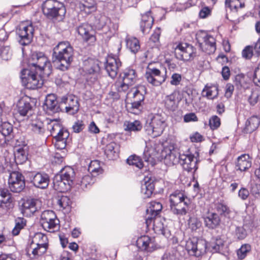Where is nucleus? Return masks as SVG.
Listing matches in <instances>:
<instances>
[{"instance_id":"nucleus-1","label":"nucleus","mask_w":260,"mask_h":260,"mask_svg":"<svg viewBox=\"0 0 260 260\" xmlns=\"http://www.w3.org/2000/svg\"><path fill=\"white\" fill-rule=\"evenodd\" d=\"M73 49L68 42H60L53 49L54 61L57 62L56 68L65 71L68 70L73 59Z\"/></svg>"},{"instance_id":"nucleus-2","label":"nucleus","mask_w":260,"mask_h":260,"mask_svg":"<svg viewBox=\"0 0 260 260\" xmlns=\"http://www.w3.org/2000/svg\"><path fill=\"white\" fill-rule=\"evenodd\" d=\"M42 10L44 15L53 21H62L66 13L63 4L56 0H46L43 4Z\"/></svg>"},{"instance_id":"nucleus-3","label":"nucleus","mask_w":260,"mask_h":260,"mask_svg":"<svg viewBox=\"0 0 260 260\" xmlns=\"http://www.w3.org/2000/svg\"><path fill=\"white\" fill-rule=\"evenodd\" d=\"M74 171L70 167H66L61 174L56 175L53 179L54 188L59 192H66L70 189L73 184Z\"/></svg>"},{"instance_id":"nucleus-4","label":"nucleus","mask_w":260,"mask_h":260,"mask_svg":"<svg viewBox=\"0 0 260 260\" xmlns=\"http://www.w3.org/2000/svg\"><path fill=\"white\" fill-rule=\"evenodd\" d=\"M29 68L39 71L40 74L49 76L51 72V64L43 52H34L32 54L29 61Z\"/></svg>"},{"instance_id":"nucleus-5","label":"nucleus","mask_w":260,"mask_h":260,"mask_svg":"<svg viewBox=\"0 0 260 260\" xmlns=\"http://www.w3.org/2000/svg\"><path fill=\"white\" fill-rule=\"evenodd\" d=\"M38 72L30 68L23 69L21 73V79L23 85L30 89H35L41 87L43 84V81L41 76L38 75Z\"/></svg>"},{"instance_id":"nucleus-6","label":"nucleus","mask_w":260,"mask_h":260,"mask_svg":"<svg viewBox=\"0 0 260 260\" xmlns=\"http://www.w3.org/2000/svg\"><path fill=\"white\" fill-rule=\"evenodd\" d=\"M166 126L164 118L159 114L152 116L149 122L145 126L146 133L155 138L159 136L163 132Z\"/></svg>"},{"instance_id":"nucleus-7","label":"nucleus","mask_w":260,"mask_h":260,"mask_svg":"<svg viewBox=\"0 0 260 260\" xmlns=\"http://www.w3.org/2000/svg\"><path fill=\"white\" fill-rule=\"evenodd\" d=\"M174 53L178 59L188 61L192 60L196 56V49L189 44L181 43L175 47Z\"/></svg>"},{"instance_id":"nucleus-8","label":"nucleus","mask_w":260,"mask_h":260,"mask_svg":"<svg viewBox=\"0 0 260 260\" xmlns=\"http://www.w3.org/2000/svg\"><path fill=\"white\" fill-rule=\"evenodd\" d=\"M185 247L190 255L198 257L206 253L207 243L204 240L193 237L186 241Z\"/></svg>"},{"instance_id":"nucleus-9","label":"nucleus","mask_w":260,"mask_h":260,"mask_svg":"<svg viewBox=\"0 0 260 260\" xmlns=\"http://www.w3.org/2000/svg\"><path fill=\"white\" fill-rule=\"evenodd\" d=\"M40 222L43 228L48 232H53L58 228L59 220L52 210L43 212Z\"/></svg>"},{"instance_id":"nucleus-10","label":"nucleus","mask_w":260,"mask_h":260,"mask_svg":"<svg viewBox=\"0 0 260 260\" xmlns=\"http://www.w3.org/2000/svg\"><path fill=\"white\" fill-rule=\"evenodd\" d=\"M197 40L201 48L207 53H213L216 50V41L212 36L201 32L197 35Z\"/></svg>"},{"instance_id":"nucleus-11","label":"nucleus","mask_w":260,"mask_h":260,"mask_svg":"<svg viewBox=\"0 0 260 260\" xmlns=\"http://www.w3.org/2000/svg\"><path fill=\"white\" fill-rule=\"evenodd\" d=\"M8 184L11 191L19 193L25 187L24 177L18 172H12L9 176Z\"/></svg>"},{"instance_id":"nucleus-12","label":"nucleus","mask_w":260,"mask_h":260,"mask_svg":"<svg viewBox=\"0 0 260 260\" xmlns=\"http://www.w3.org/2000/svg\"><path fill=\"white\" fill-rule=\"evenodd\" d=\"M34 29L31 24L22 23L17 29V34L19 37V42L23 46L27 45L32 41Z\"/></svg>"},{"instance_id":"nucleus-13","label":"nucleus","mask_w":260,"mask_h":260,"mask_svg":"<svg viewBox=\"0 0 260 260\" xmlns=\"http://www.w3.org/2000/svg\"><path fill=\"white\" fill-rule=\"evenodd\" d=\"M145 77L148 82L154 86H159L164 83L167 78L166 71L165 73L156 68H149L147 70Z\"/></svg>"},{"instance_id":"nucleus-14","label":"nucleus","mask_w":260,"mask_h":260,"mask_svg":"<svg viewBox=\"0 0 260 260\" xmlns=\"http://www.w3.org/2000/svg\"><path fill=\"white\" fill-rule=\"evenodd\" d=\"M13 138V125L8 122L0 123V145L7 144Z\"/></svg>"},{"instance_id":"nucleus-15","label":"nucleus","mask_w":260,"mask_h":260,"mask_svg":"<svg viewBox=\"0 0 260 260\" xmlns=\"http://www.w3.org/2000/svg\"><path fill=\"white\" fill-rule=\"evenodd\" d=\"M180 164L183 169L187 172L196 171L197 169V160L194 155L186 152V153L180 154Z\"/></svg>"},{"instance_id":"nucleus-16","label":"nucleus","mask_w":260,"mask_h":260,"mask_svg":"<svg viewBox=\"0 0 260 260\" xmlns=\"http://www.w3.org/2000/svg\"><path fill=\"white\" fill-rule=\"evenodd\" d=\"M60 103L66 105V111L71 115H74L79 111L80 105L78 99L75 95H69L63 96L61 99Z\"/></svg>"},{"instance_id":"nucleus-17","label":"nucleus","mask_w":260,"mask_h":260,"mask_svg":"<svg viewBox=\"0 0 260 260\" xmlns=\"http://www.w3.org/2000/svg\"><path fill=\"white\" fill-rule=\"evenodd\" d=\"M41 207L40 202L37 199H27L23 201L21 212L26 216H30Z\"/></svg>"},{"instance_id":"nucleus-18","label":"nucleus","mask_w":260,"mask_h":260,"mask_svg":"<svg viewBox=\"0 0 260 260\" xmlns=\"http://www.w3.org/2000/svg\"><path fill=\"white\" fill-rule=\"evenodd\" d=\"M120 60L112 56H108L105 64V68L109 76L112 79L115 78L121 66Z\"/></svg>"},{"instance_id":"nucleus-19","label":"nucleus","mask_w":260,"mask_h":260,"mask_svg":"<svg viewBox=\"0 0 260 260\" xmlns=\"http://www.w3.org/2000/svg\"><path fill=\"white\" fill-rule=\"evenodd\" d=\"M77 31L84 41L93 42L95 41L94 31L91 25L86 23H82L77 27Z\"/></svg>"},{"instance_id":"nucleus-20","label":"nucleus","mask_w":260,"mask_h":260,"mask_svg":"<svg viewBox=\"0 0 260 260\" xmlns=\"http://www.w3.org/2000/svg\"><path fill=\"white\" fill-rule=\"evenodd\" d=\"M49 181V175L44 172L32 174L31 177V182L35 187L40 189L46 188L48 186Z\"/></svg>"},{"instance_id":"nucleus-21","label":"nucleus","mask_w":260,"mask_h":260,"mask_svg":"<svg viewBox=\"0 0 260 260\" xmlns=\"http://www.w3.org/2000/svg\"><path fill=\"white\" fill-rule=\"evenodd\" d=\"M162 208V205L158 202L152 201L150 203V206L146 210V223L147 226L151 224L152 219L157 217Z\"/></svg>"},{"instance_id":"nucleus-22","label":"nucleus","mask_w":260,"mask_h":260,"mask_svg":"<svg viewBox=\"0 0 260 260\" xmlns=\"http://www.w3.org/2000/svg\"><path fill=\"white\" fill-rule=\"evenodd\" d=\"M43 108L49 114L58 112L59 106L57 101L56 96L54 94H49L46 97Z\"/></svg>"},{"instance_id":"nucleus-23","label":"nucleus","mask_w":260,"mask_h":260,"mask_svg":"<svg viewBox=\"0 0 260 260\" xmlns=\"http://www.w3.org/2000/svg\"><path fill=\"white\" fill-rule=\"evenodd\" d=\"M138 247L142 251L151 252L155 248L154 240L148 236L139 237L137 240Z\"/></svg>"},{"instance_id":"nucleus-24","label":"nucleus","mask_w":260,"mask_h":260,"mask_svg":"<svg viewBox=\"0 0 260 260\" xmlns=\"http://www.w3.org/2000/svg\"><path fill=\"white\" fill-rule=\"evenodd\" d=\"M206 226L210 229H214L217 227L220 222L219 215L214 212H208L203 216Z\"/></svg>"},{"instance_id":"nucleus-25","label":"nucleus","mask_w":260,"mask_h":260,"mask_svg":"<svg viewBox=\"0 0 260 260\" xmlns=\"http://www.w3.org/2000/svg\"><path fill=\"white\" fill-rule=\"evenodd\" d=\"M153 21V18L150 11L142 15L140 25L141 30L144 34H147L150 31L152 26Z\"/></svg>"},{"instance_id":"nucleus-26","label":"nucleus","mask_w":260,"mask_h":260,"mask_svg":"<svg viewBox=\"0 0 260 260\" xmlns=\"http://www.w3.org/2000/svg\"><path fill=\"white\" fill-rule=\"evenodd\" d=\"M153 229L155 233L162 234L166 237H169L171 235L170 231L167 226H165L160 217H155L152 219V222Z\"/></svg>"},{"instance_id":"nucleus-27","label":"nucleus","mask_w":260,"mask_h":260,"mask_svg":"<svg viewBox=\"0 0 260 260\" xmlns=\"http://www.w3.org/2000/svg\"><path fill=\"white\" fill-rule=\"evenodd\" d=\"M49 121L48 122L47 128L53 138L62 135L64 131H68L63 128L60 122L56 119H50Z\"/></svg>"},{"instance_id":"nucleus-28","label":"nucleus","mask_w":260,"mask_h":260,"mask_svg":"<svg viewBox=\"0 0 260 260\" xmlns=\"http://www.w3.org/2000/svg\"><path fill=\"white\" fill-rule=\"evenodd\" d=\"M81 12L89 14L96 10V4L94 0H83L78 4Z\"/></svg>"},{"instance_id":"nucleus-29","label":"nucleus","mask_w":260,"mask_h":260,"mask_svg":"<svg viewBox=\"0 0 260 260\" xmlns=\"http://www.w3.org/2000/svg\"><path fill=\"white\" fill-rule=\"evenodd\" d=\"M251 160L249 155L244 154L238 157L236 164L237 170L240 171H245L251 167Z\"/></svg>"},{"instance_id":"nucleus-30","label":"nucleus","mask_w":260,"mask_h":260,"mask_svg":"<svg viewBox=\"0 0 260 260\" xmlns=\"http://www.w3.org/2000/svg\"><path fill=\"white\" fill-rule=\"evenodd\" d=\"M90 67H85V71L87 74L89 75H92L91 77V81L94 82L98 78L99 73L100 71V68L97 61L90 60L88 61Z\"/></svg>"},{"instance_id":"nucleus-31","label":"nucleus","mask_w":260,"mask_h":260,"mask_svg":"<svg viewBox=\"0 0 260 260\" xmlns=\"http://www.w3.org/2000/svg\"><path fill=\"white\" fill-rule=\"evenodd\" d=\"M189 203L188 199H185L182 202L175 204L174 206H171V210L175 214L185 215L187 213Z\"/></svg>"},{"instance_id":"nucleus-32","label":"nucleus","mask_w":260,"mask_h":260,"mask_svg":"<svg viewBox=\"0 0 260 260\" xmlns=\"http://www.w3.org/2000/svg\"><path fill=\"white\" fill-rule=\"evenodd\" d=\"M47 249L48 248H46V247L40 246L35 244L32 241L27 248V252L31 253L33 255L32 257L37 258L46 253Z\"/></svg>"},{"instance_id":"nucleus-33","label":"nucleus","mask_w":260,"mask_h":260,"mask_svg":"<svg viewBox=\"0 0 260 260\" xmlns=\"http://www.w3.org/2000/svg\"><path fill=\"white\" fill-rule=\"evenodd\" d=\"M12 201L11 194L9 191L6 188H0V207L9 208Z\"/></svg>"},{"instance_id":"nucleus-34","label":"nucleus","mask_w":260,"mask_h":260,"mask_svg":"<svg viewBox=\"0 0 260 260\" xmlns=\"http://www.w3.org/2000/svg\"><path fill=\"white\" fill-rule=\"evenodd\" d=\"M105 153L109 159H115L118 156L119 146L115 142H111L107 145Z\"/></svg>"},{"instance_id":"nucleus-35","label":"nucleus","mask_w":260,"mask_h":260,"mask_svg":"<svg viewBox=\"0 0 260 260\" xmlns=\"http://www.w3.org/2000/svg\"><path fill=\"white\" fill-rule=\"evenodd\" d=\"M218 94V87L215 85H206L202 90L203 96L209 100H214L217 98Z\"/></svg>"},{"instance_id":"nucleus-36","label":"nucleus","mask_w":260,"mask_h":260,"mask_svg":"<svg viewBox=\"0 0 260 260\" xmlns=\"http://www.w3.org/2000/svg\"><path fill=\"white\" fill-rule=\"evenodd\" d=\"M180 154L176 150H169L164 157L165 163L168 166H172L179 163Z\"/></svg>"},{"instance_id":"nucleus-37","label":"nucleus","mask_w":260,"mask_h":260,"mask_svg":"<svg viewBox=\"0 0 260 260\" xmlns=\"http://www.w3.org/2000/svg\"><path fill=\"white\" fill-rule=\"evenodd\" d=\"M143 181L144 183L141 185V192L144 194V198H149L154 190V183L147 178H145Z\"/></svg>"},{"instance_id":"nucleus-38","label":"nucleus","mask_w":260,"mask_h":260,"mask_svg":"<svg viewBox=\"0 0 260 260\" xmlns=\"http://www.w3.org/2000/svg\"><path fill=\"white\" fill-rule=\"evenodd\" d=\"M215 209L218 213L221 216L228 219L234 218L235 214L229 207L222 203H218L215 205Z\"/></svg>"},{"instance_id":"nucleus-39","label":"nucleus","mask_w":260,"mask_h":260,"mask_svg":"<svg viewBox=\"0 0 260 260\" xmlns=\"http://www.w3.org/2000/svg\"><path fill=\"white\" fill-rule=\"evenodd\" d=\"M69 137L68 131H64L62 135L54 138V146L57 149H63L67 145V140Z\"/></svg>"},{"instance_id":"nucleus-40","label":"nucleus","mask_w":260,"mask_h":260,"mask_svg":"<svg viewBox=\"0 0 260 260\" xmlns=\"http://www.w3.org/2000/svg\"><path fill=\"white\" fill-rule=\"evenodd\" d=\"M177 93L174 91L165 97V105L170 110H174L177 107L178 102L176 99Z\"/></svg>"},{"instance_id":"nucleus-41","label":"nucleus","mask_w":260,"mask_h":260,"mask_svg":"<svg viewBox=\"0 0 260 260\" xmlns=\"http://www.w3.org/2000/svg\"><path fill=\"white\" fill-rule=\"evenodd\" d=\"M31 108L30 103L24 99L20 100L17 104V111L22 116L27 115Z\"/></svg>"},{"instance_id":"nucleus-42","label":"nucleus","mask_w":260,"mask_h":260,"mask_svg":"<svg viewBox=\"0 0 260 260\" xmlns=\"http://www.w3.org/2000/svg\"><path fill=\"white\" fill-rule=\"evenodd\" d=\"M133 98L134 100L143 103L145 94L146 93V88L145 86L139 85L133 89Z\"/></svg>"},{"instance_id":"nucleus-43","label":"nucleus","mask_w":260,"mask_h":260,"mask_svg":"<svg viewBox=\"0 0 260 260\" xmlns=\"http://www.w3.org/2000/svg\"><path fill=\"white\" fill-rule=\"evenodd\" d=\"M234 84L237 89L240 91H247L249 89L248 84L246 82L245 77L242 74H238L235 76Z\"/></svg>"},{"instance_id":"nucleus-44","label":"nucleus","mask_w":260,"mask_h":260,"mask_svg":"<svg viewBox=\"0 0 260 260\" xmlns=\"http://www.w3.org/2000/svg\"><path fill=\"white\" fill-rule=\"evenodd\" d=\"M32 241L35 244L48 248V240L47 237L46 235L41 233H36L33 237Z\"/></svg>"},{"instance_id":"nucleus-45","label":"nucleus","mask_w":260,"mask_h":260,"mask_svg":"<svg viewBox=\"0 0 260 260\" xmlns=\"http://www.w3.org/2000/svg\"><path fill=\"white\" fill-rule=\"evenodd\" d=\"M123 81L133 85L136 81V73L134 70L126 69L123 72Z\"/></svg>"},{"instance_id":"nucleus-46","label":"nucleus","mask_w":260,"mask_h":260,"mask_svg":"<svg viewBox=\"0 0 260 260\" xmlns=\"http://www.w3.org/2000/svg\"><path fill=\"white\" fill-rule=\"evenodd\" d=\"M14 155L16 161L19 164L23 163L27 158V153L26 150L21 147L15 149Z\"/></svg>"},{"instance_id":"nucleus-47","label":"nucleus","mask_w":260,"mask_h":260,"mask_svg":"<svg viewBox=\"0 0 260 260\" xmlns=\"http://www.w3.org/2000/svg\"><path fill=\"white\" fill-rule=\"evenodd\" d=\"M185 199H188L184 194L179 191H176L170 196V206L181 203Z\"/></svg>"},{"instance_id":"nucleus-48","label":"nucleus","mask_w":260,"mask_h":260,"mask_svg":"<svg viewBox=\"0 0 260 260\" xmlns=\"http://www.w3.org/2000/svg\"><path fill=\"white\" fill-rule=\"evenodd\" d=\"M124 129L129 132L140 131L142 128V125L139 120L125 121L124 124Z\"/></svg>"},{"instance_id":"nucleus-49","label":"nucleus","mask_w":260,"mask_h":260,"mask_svg":"<svg viewBox=\"0 0 260 260\" xmlns=\"http://www.w3.org/2000/svg\"><path fill=\"white\" fill-rule=\"evenodd\" d=\"M31 130L38 135H42L45 133V128L44 123L38 119L32 121L31 123Z\"/></svg>"},{"instance_id":"nucleus-50","label":"nucleus","mask_w":260,"mask_h":260,"mask_svg":"<svg viewBox=\"0 0 260 260\" xmlns=\"http://www.w3.org/2000/svg\"><path fill=\"white\" fill-rule=\"evenodd\" d=\"M152 142H146V148L143 152V158L146 161H150L152 156L155 154V149L152 147Z\"/></svg>"},{"instance_id":"nucleus-51","label":"nucleus","mask_w":260,"mask_h":260,"mask_svg":"<svg viewBox=\"0 0 260 260\" xmlns=\"http://www.w3.org/2000/svg\"><path fill=\"white\" fill-rule=\"evenodd\" d=\"M225 4L231 10L237 11L238 9L244 7L245 0H225Z\"/></svg>"},{"instance_id":"nucleus-52","label":"nucleus","mask_w":260,"mask_h":260,"mask_svg":"<svg viewBox=\"0 0 260 260\" xmlns=\"http://www.w3.org/2000/svg\"><path fill=\"white\" fill-rule=\"evenodd\" d=\"M126 46L133 53H136L140 48L139 41L136 38H129L126 40Z\"/></svg>"},{"instance_id":"nucleus-53","label":"nucleus","mask_w":260,"mask_h":260,"mask_svg":"<svg viewBox=\"0 0 260 260\" xmlns=\"http://www.w3.org/2000/svg\"><path fill=\"white\" fill-rule=\"evenodd\" d=\"M260 123L259 119L257 116L251 117L246 122V125L247 128L250 131L255 130L259 126Z\"/></svg>"},{"instance_id":"nucleus-54","label":"nucleus","mask_w":260,"mask_h":260,"mask_svg":"<svg viewBox=\"0 0 260 260\" xmlns=\"http://www.w3.org/2000/svg\"><path fill=\"white\" fill-rule=\"evenodd\" d=\"M247 91L248 94L246 96L249 103L252 106L255 105L259 100V93L256 90H252L250 88Z\"/></svg>"},{"instance_id":"nucleus-55","label":"nucleus","mask_w":260,"mask_h":260,"mask_svg":"<svg viewBox=\"0 0 260 260\" xmlns=\"http://www.w3.org/2000/svg\"><path fill=\"white\" fill-rule=\"evenodd\" d=\"M88 170L92 175L101 173L102 169L100 166V161L97 160L91 161L88 166Z\"/></svg>"},{"instance_id":"nucleus-56","label":"nucleus","mask_w":260,"mask_h":260,"mask_svg":"<svg viewBox=\"0 0 260 260\" xmlns=\"http://www.w3.org/2000/svg\"><path fill=\"white\" fill-rule=\"evenodd\" d=\"M127 162L129 165L134 166L138 169H141L144 165L140 158L136 155H132L127 159Z\"/></svg>"},{"instance_id":"nucleus-57","label":"nucleus","mask_w":260,"mask_h":260,"mask_svg":"<svg viewBox=\"0 0 260 260\" xmlns=\"http://www.w3.org/2000/svg\"><path fill=\"white\" fill-rule=\"evenodd\" d=\"M26 224V220L23 218H18L16 220V224L12 230V234L16 236L19 234L20 231L24 228Z\"/></svg>"},{"instance_id":"nucleus-58","label":"nucleus","mask_w":260,"mask_h":260,"mask_svg":"<svg viewBox=\"0 0 260 260\" xmlns=\"http://www.w3.org/2000/svg\"><path fill=\"white\" fill-rule=\"evenodd\" d=\"M251 247L249 244H244L237 251V255L239 259H243L250 251Z\"/></svg>"},{"instance_id":"nucleus-59","label":"nucleus","mask_w":260,"mask_h":260,"mask_svg":"<svg viewBox=\"0 0 260 260\" xmlns=\"http://www.w3.org/2000/svg\"><path fill=\"white\" fill-rule=\"evenodd\" d=\"M70 199L66 196H61L59 197L57 200V204L62 209H66L71 205Z\"/></svg>"},{"instance_id":"nucleus-60","label":"nucleus","mask_w":260,"mask_h":260,"mask_svg":"<svg viewBox=\"0 0 260 260\" xmlns=\"http://www.w3.org/2000/svg\"><path fill=\"white\" fill-rule=\"evenodd\" d=\"M143 103L139 102L137 101L134 100L131 104V107L129 108V111L135 114H138L140 113L142 109Z\"/></svg>"},{"instance_id":"nucleus-61","label":"nucleus","mask_w":260,"mask_h":260,"mask_svg":"<svg viewBox=\"0 0 260 260\" xmlns=\"http://www.w3.org/2000/svg\"><path fill=\"white\" fill-rule=\"evenodd\" d=\"M188 225L192 231H196L202 226V222L196 217H191L188 220Z\"/></svg>"},{"instance_id":"nucleus-62","label":"nucleus","mask_w":260,"mask_h":260,"mask_svg":"<svg viewBox=\"0 0 260 260\" xmlns=\"http://www.w3.org/2000/svg\"><path fill=\"white\" fill-rule=\"evenodd\" d=\"M247 236V232L243 226H237L235 231V237L239 239H244Z\"/></svg>"},{"instance_id":"nucleus-63","label":"nucleus","mask_w":260,"mask_h":260,"mask_svg":"<svg viewBox=\"0 0 260 260\" xmlns=\"http://www.w3.org/2000/svg\"><path fill=\"white\" fill-rule=\"evenodd\" d=\"M12 55L10 48L9 46H5L0 49V57L5 60H9Z\"/></svg>"},{"instance_id":"nucleus-64","label":"nucleus","mask_w":260,"mask_h":260,"mask_svg":"<svg viewBox=\"0 0 260 260\" xmlns=\"http://www.w3.org/2000/svg\"><path fill=\"white\" fill-rule=\"evenodd\" d=\"M224 242L220 238H217L215 242L212 244V248L215 252H219L222 249Z\"/></svg>"}]
</instances>
